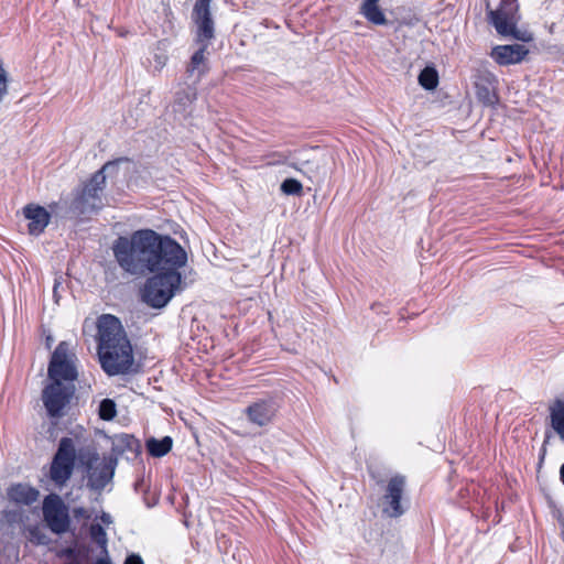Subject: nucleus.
I'll return each instance as SVG.
<instances>
[{"instance_id": "1", "label": "nucleus", "mask_w": 564, "mask_h": 564, "mask_svg": "<svg viewBox=\"0 0 564 564\" xmlns=\"http://www.w3.org/2000/svg\"><path fill=\"white\" fill-rule=\"evenodd\" d=\"M112 253L119 267L132 275H145L166 265H185L187 262V253L176 240L152 229H139L130 236L118 237Z\"/></svg>"}, {"instance_id": "2", "label": "nucleus", "mask_w": 564, "mask_h": 564, "mask_svg": "<svg viewBox=\"0 0 564 564\" xmlns=\"http://www.w3.org/2000/svg\"><path fill=\"white\" fill-rule=\"evenodd\" d=\"M115 162H107L96 171L82 187L74 191V197L69 204V213L76 217L89 216L104 207V189L107 175L110 170H116Z\"/></svg>"}, {"instance_id": "3", "label": "nucleus", "mask_w": 564, "mask_h": 564, "mask_svg": "<svg viewBox=\"0 0 564 564\" xmlns=\"http://www.w3.org/2000/svg\"><path fill=\"white\" fill-rule=\"evenodd\" d=\"M184 265H166L161 271H155L154 275L149 278L143 289V300L154 308L164 307L175 292L180 289L182 275L180 269Z\"/></svg>"}, {"instance_id": "4", "label": "nucleus", "mask_w": 564, "mask_h": 564, "mask_svg": "<svg viewBox=\"0 0 564 564\" xmlns=\"http://www.w3.org/2000/svg\"><path fill=\"white\" fill-rule=\"evenodd\" d=\"M104 346L98 348V357L102 370L109 376L126 375L132 371L134 358L130 340L128 348L110 345L108 335L104 336Z\"/></svg>"}, {"instance_id": "5", "label": "nucleus", "mask_w": 564, "mask_h": 564, "mask_svg": "<svg viewBox=\"0 0 564 564\" xmlns=\"http://www.w3.org/2000/svg\"><path fill=\"white\" fill-rule=\"evenodd\" d=\"M83 464L87 471V487L100 492L112 479L117 466V459L111 456L102 458L97 452H88L82 455Z\"/></svg>"}, {"instance_id": "6", "label": "nucleus", "mask_w": 564, "mask_h": 564, "mask_svg": "<svg viewBox=\"0 0 564 564\" xmlns=\"http://www.w3.org/2000/svg\"><path fill=\"white\" fill-rule=\"evenodd\" d=\"M486 10L489 22L500 35H511L522 41L528 40L524 36H520L517 31V23L520 19L518 0H500L497 9H492L490 2L487 1Z\"/></svg>"}, {"instance_id": "7", "label": "nucleus", "mask_w": 564, "mask_h": 564, "mask_svg": "<svg viewBox=\"0 0 564 564\" xmlns=\"http://www.w3.org/2000/svg\"><path fill=\"white\" fill-rule=\"evenodd\" d=\"M76 448L70 437H63L58 443L51 467L50 479L58 487L64 486L72 477L75 468Z\"/></svg>"}, {"instance_id": "8", "label": "nucleus", "mask_w": 564, "mask_h": 564, "mask_svg": "<svg viewBox=\"0 0 564 564\" xmlns=\"http://www.w3.org/2000/svg\"><path fill=\"white\" fill-rule=\"evenodd\" d=\"M75 356L69 352V345L61 341L52 354L47 376L52 381H74L77 379V370L74 365Z\"/></svg>"}, {"instance_id": "9", "label": "nucleus", "mask_w": 564, "mask_h": 564, "mask_svg": "<svg viewBox=\"0 0 564 564\" xmlns=\"http://www.w3.org/2000/svg\"><path fill=\"white\" fill-rule=\"evenodd\" d=\"M74 394V387L59 381H52L42 391V401L47 415L59 419L65 415V409Z\"/></svg>"}, {"instance_id": "10", "label": "nucleus", "mask_w": 564, "mask_h": 564, "mask_svg": "<svg viewBox=\"0 0 564 564\" xmlns=\"http://www.w3.org/2000/svg\"><path fill=\"white\" fill-rule=\"evenodd\" d=\"M406 479L403 475H394L387 484L382 496V512L389 518H399L408 509L406 501H403Z\"/></svg>"}, {"instance_id": "11", "label": "nucleus", "mask_w": 564, "mask_h": 564, "mask_svg": "<svg viewBox=\"0 0 564 564\" xmlns=\"http://www.w3.org/2000/svg\"><path fill=\"white\" fill-rule=\"evenodd\" d=\"M43 518L48 529L55 534L68 531L70 519L68 509L57 495H48L43 501Z\"/></svg>"}, {"instance_id": "12", "label": "nucleus", "mask_w": 564, "mask_h": 564, "mask_svg": "<svg viewBox=\"0 0 564 564\" xmlns=\"http://www.w3.org/2000/svg\"><path fill=\"white\" fill-rule=\"evenodd\" d=\"M213 0H196L192 21L196 26V42L210 43L215 37V22L212 17L210 3Z\"/></svg>"}, {"instance_id": "13", "label": "nucleus", "mask_w": 564, "mask_h": 564, "mask_svg": "<svg viewBox=\"0 0 564 564\" xmlns=\"http://www.w3.org/2000/svg\"><path fill=\"white\" fill-rule=\"evenodd\" d=\"M107 336L111 339L109 341L110 345L119 346V348L123 347L128 348V336L127 333L120 322V319L110 314H102L97 319V339L98 347L104 346V336Z\"/></svg>"}, {"instance_id": "14", "label": "nucleus", "mask_w": 564, "mask_h": 564, "mask_svg": "<svg viewBox=\"0 0 564 564\" xmlns=\"http://www.w3.org/2000/svg\"><path fill=\"white\" fill-rule=\"evenodd\" d=\"M196 98L195 85H180L172 104V112L176 120L184 121L192 115V105Z\"/></svg>"}, {"instance_id": "15", "label": "nucleus", "mask_w": 564, "mask_h": 564, "mask_svg": "<svg viewBox=\"0 0 564 564\" xmlns=\"http://www.w3.org/2000/svg\"><path fill=\"white\" fill-rule=\"evenodd\" d=\"M278 411L273 399L259 400L246 408L248 421L257 426H265L272 422Z\"/></svg>"}, {"instance_id": "16", "label": "nucleus", "mask_w": 564, "mask_h": 564, "mask_svg": "<svg viewBox=\"0 0 564 564\" xmlns=\"http://www.w3.org/2000/svg\"><path fill=\"white\" fill-rule=\"evenodd\" d=\"M497 77L488 72L481 70L475 79L476 96L485 106H494L498 101L496 94Z\"/></svg>"}, {"instance_id": "17", "label": "nucleus", "mask_w": 564, "mask_h": 564, "mask_svg": "<svg viewBox=\"0 0 564 564\" xmlns=\"http://www.w3.org/2000/svg\"><path fill=\"white\" fill-rule=\"evenodd\" d=\"M23 214L29 220V232L33 236H39L42 234L51 219L50 213L44 207L39 205H26L23 208Z\"/></svg>"}, {"instance_id": "18", "label": "nucleus", "mask_w": 564, "mask_h": 564, "mask_svg": "<svg viewBox=\"0 0 564 564\" xmlns=\"http://www.w3.org/2000/svg\"><path fill=\"white\" fill-rule=\"evenodd\" d=\"M528 52L521 44L498 45L492 50L491 56L499 65H510L520 63Z\"/></svg>"}, {"instance_id": "19", "label": "nucleus", "mask_w": 564, "mask_h": 564, "mask_svg": "<svg viewBox=\"0 0 564 564\" xmlns=\"http://www.w3.org/2000/svg\"><path fill=\"white\" fill-rule=\"evenodd\" d=\"M293 167L305 174L313 183L323 182L327 175V162L324 156L307 159L294 164Z\"/></svg>"}, {"instance_id": "20", "label": "nucleus", "mask_w": 564, "mask_h": 564, "mask_svg": "<svg viewBox=\"0 0 564 564\" xmlns=\"http://www.w3.org/2000/svg\"><path fill=\"white\" fill-rule=\"evenodd\" d=\"M196 43L199 45V47L192 55L191 62L186 68V73L189 76L195 75V83L199 82L202 79V77L209 70L205 53L207 51V47L210 44V43H204V42H196Z\"/></svg>"}, {"instance_id": "21", "label": "nucleus", "mask_w": 564, "mask_h": 564, "mask_svg": "<svg viewBox=\"0 0 564 564\" xmlns=\"http://www.w3.org/2000/svg\"><path fill=\"white\" fill-rule=\"evenodd\" d=\"M8 497L11 501L29 506L37 500L39 491L33 487L18 484L8 490Z\"/></svg>"}, {"instance_id": "22", "label": "nucleus", "mask_w": 564, "mask_h": 564, "mask_svg": "<svg viewBox=\"0 0 564 564\" xmlns=\"http://www.w3.org/2000/svg\"><path fill=\"white\" fill-rule=\"evenodd\" d=\"M113 451L119 454L131 453L138 456L141 453V444L138 438L131 434H118L113 438Z\"/></svg>"}, {"instance_id": "23", "label": "nucleus", "mask_w": 564, "mask_h": 564, "mask_svg": "<svg viewBox=\"0 0 564 564\" xmlns=\"http://www.w3.org/2000/svg\"><path fill=\"white\" fill-rule=\"evenodd\" d=\"M551 425L557 433L560 438L564 442V401L556 400L550 406Z\"/></svg>"}, {"instance_id": "24", "label": "nucleus", "mask_w": 564, "mask_h": 564, "mask_svg": "<svg viewBox=\"0 0 564 564\" xmlns=\"http://www.w3.org/2000/svg\"><path fill=\"white\" fill-rule=\"evenodd\" d=\"M149 454L153 457H163L173 446V440L170 436H164L161 440L150 437L145 443Z\"/></svg>"}, {"instance_id": "25", "label": "nucleus", "mask_w": 564, "mask_h": 564, "mask_svg": "<svg viewBox=\"0 0 564 564\" xmlns=\"http://www.w3.org/2000/svg\"><path fill=\"white\" fill-rule=\"evenodd\" d=\"M361 12L365 18L377 25L387 24V18L378 4H362Z\"/></svg>"}, {"instance_id": "26", "label": "nucleus", "mask_w": 564, "mask_h": 564, "mask_svg": "<svg viewBox=\"0 0 564 564\" xmlns=\"http://www.w3.org/2000/svg\"><path fill=\"white\" fill-rule=\"evenodd\" d=\"M419 84L427 90L435 89L438 84V75L435 68L425 67L421 70L419 75Z\"/></svg>"}, {"instance_id": "27", "label": "nucleus", "mask_w": 564, "mask_h": 564, "mask_svg": "<svg viewBox=\"0 0 564 564\" xmlns=\"http://www.w3.org/2000/svg\"><path fill=\"white\" fill-rule=\"evenodd\" d=\"M91 540L107 554L108 538L105 529L99 523H93L89 528Z\"/></svg>"}, {"instance_id": "28", "label": "nucleus", "mask_w": 564, "mask_h": 564, "mask_svg": "<svg viewBox=\"0 0 564 564\" xmlns=\"http://www.w3.org/2000/svg\"><path fill=\"white\" fill-rule=\"evenodd\" d=\"M99 416L101 420L111 421L117 415V406L113 400L104 399L99 403L98 410Z\"/></svg>"}, {"instance_id": "29", "label": "nucleus", "mask_w": 564, "mask_h": 564, "mask_svg": "<svg viewBox=\"0 0 564 564\" xmlns=\"http://www.w3.org/2000/svg\"><path fill=\"white\" fill-rule=\"evenodd\" d=\"M281 191L285 195H301L302 191H303V186L295 178H286L281 184Z\"/></svg>"}, {"instance_id": "30", "label": "nucleus", "mask_w": 564, "mask_h": 564, "mask_svg": "<svg viewBox=\"0 0 564 564\" xmlns=\"http://www.w3.org/2000/svg\"><path fill=\"white\" fill-rule=\"evenodd\" d=\"M8 72L4 68L3 61L0 58V102L4 98V96L8 94Z\"/></svg>"}, {"instance_id": "31", "label": "nucleus", "mask_w": 564, "mask_h": 564, "mask_svg": "<svg viewBox=\"0 0 564 564\" xmlns=\"http://www.w3.org/2000/svg\"><path fill=\"white\" fill-rule=\"evenodd\" d=\"M123 564H144V563L140 555L130 554L129 556H127Z\"/></svg>"}, {"instance_id": "32", "label": "nucleus", "mask_w": 564, "mask_h": 564, "mask_svg": "<svg viewBox=\"0 0 564 564\" xmlns=\"http://www.w3.org/2000/svg\"><path fill=\"white\" fill-rule=\"evenodd\" d=\"M101 520H102V522H105V523H110V522H111V517H110V514H108V513H104V514L101 516Z\"/></svg>"}, {"instance_id": "33", "label": "nucleus", "mask_w": 564, "mask_h": 564, "mask_svg": "<svg viewBox=\"0 0 564 564\" xmlns=\"http://www.w3.org/2000/svg\"><path fill=\"white\" fill-rule=\"evenodd\" d=\"M560 478H561L562 482L564 484V464L560 468Z\"/></svg>"}, {"instance_id": "34", "label": "nucleus", "mask_w": 564, "mask_h": 564, "mask_svg": "<svg viewBox=\"0 0 564 564\" xmlns=\"http://www.w3.org/2000/svg\"><path fill=\"white\" fill-rule=\"evenodd\" d=\"M379 0H365L362 4H378Z\"/></svg>"}, {"instance_id": "35", "label": "nucleus", "mask_w": 564, "mask_h": 564, "mask_svg": "<svg viewBox=\"0 0 564 564\" xmlns=\"http://www.w3.org/2000/svg\"><path fill=\"white\" fill-rule=\"evenodd\" d=\"M96 564H111V563H109V562H107V561H105V560H98V561L96 562Z\"/></svg>"}, {"instance_id": "36", "label": "nucleus", "mask_w": 564, "mask_h": 564, "mask_svg": "<svg viewBox=\"0 0 564 564\" xmlns=\"http://www.w3.org/2000/svg\"><path fill=\"white\" fill-rule=\"evenodd\" d=\"M73 553H74V551H73L72 549H69V550L67 551V554H68V555H72Z\"/></svg>"}]
</instances>
